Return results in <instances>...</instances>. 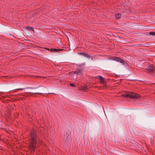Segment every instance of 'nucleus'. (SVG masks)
Here are the masks:
<instances>
[{
  "label": "nucleus",
  "instance_id": "1",
  "mask_svg": "<svg viewBox=\"0 0 155 155\" xmlns=\"http://www.w3.org/2000/svg\"><path fill=\"white\" fill-rule=\"evenodd\" d=\"M38 141L37 136L36 134L35 131L34 129L32 131L30 137L29 149L32 153H34L35 148Z\"/></svg>",
  "mask_w": 155,
  "mask_h": 155
},
{
  "label": "nucleus",
  "instance_id": "2",
  "mask_svg": "<svg viewBox=\"0 0 155 155\" xmlns=\"http://www.w3.org/2000/svg\"><path fill=\"white\" fill-rule=\"evenodd\" d=\"M121 96L130 97L134 99H138L140 96L138 94L134 93L132 92H127L126 93V95L123 94Z\"/></svg>",
  "mask_w": 155,
  "mask_h": 155
},
{
  "label": "nucleus",
  "instance_id": "3",
  "mask_svg": "<svg viewBox=\"0 0 155 155\" xmlns=\"http://www.w3.org/2000/svg\"><path fill=\"white\" fill-rule=\"evenodd\" d=\"M111 59L112 60H114L116 61L117 62H119L123 65L124 64L125 62V61H124L122 59L118 57L117 58L116 57H112Z\"/></svg>",
  "mask_w": 155,
  "mask_h": 155
},
{
  "label": "nucleus",
  "instance_id": "4",
  "mask_svg": "<svg viewBox=\"0 0 155 155\" xmlns=\"http://www.w3.org/2000/svg\"><path fill=\"white\" fill-rule=\"evenodd\" d=\"M147 70L148 71L149 73L152 72L154 71V68L152 65H151L148 67Z\"/></svg>",
  "mask_w": 155,
  "mask_h": 155
},
{
  "label": "nucleus",
  "instance_id": "5",
  "mask_svg": "<svg viewBox=\"0 0 155 155\" xmlns=\"http://www.w3.org/2000/svg\"><path fill=\"white\" fill-rule=\"evenodd\" d=\"M78 54L80 55H82L88 58H90L91 57L87 54H86L84 52L83 53H79Z\"/></svg>",
  "mask_w": 155,
  "mask_h": 155
},
{
  "label": "nucleus",
  "instance_id": "6",
  "mask_svg": "<svg viewBox=\"0 0 155 155\" xmlns=\"http://www.w3.org/2000/svg\"><path fill=\"white\" fill-rule=\"evenodd\" d=\"M98 77H99L98 79L100 80L101 82L104 85H105L106 83L104 80V78L100 76H98Z\"/></svg>",
  "mask_w": 155,
  "mask_h": 155
},
{
  "label": "nucleus",
  "instance_id": "7",
  "mask_svg": "<svg viewBox=\"0 0 155 155\" xmlns=\"http://www.w3.org/2000/svg\"><path fill=\"white\" fill-rule=\"evenodd\" d=\"M47 49L48 50H49L51 51H61L63 49H57L55 48H54V49H49V48Z\"/></svg>",
  "mask_w": 155,
  "mask_h": 155
},
{
  "label": "nucleus",
  "instance_id": "8",
  "mask_svg": "<svg viewBox=\"0 0 155 155\" xmlns=\"http://www.w3.org/2000/svg\"><path fill=\"white\" fill-rule=\"evenodd\" d=\"M115 18L117 19H120L121 18V15L120 13H118L116 14H115Z\"/></svg>",
  "mask_w": 155,
  "mask_h": 155
},
{
  "label": "nucleus",
  "instance_id": "9",
  "mask_svg": "<svg viewBox=\"0 0 155 155\" xmlns=\"http://www.w3.org/2000/svg\"><path fill=\"white\" fill-rule=\"evenodd\" d=\"M76 74H77L81 75L82 74L81 70H76Z\"/></svg>",
  "mask_w": 155,
  "mask_h": 155
},
{
  "label": "nucleus",
  "instance_id": "10",
  "mask_svg": "<svg viewBox=\"0 0 155 155\" xmlns=\"http://www.w3.org/2000/svg\"><path fill=\"white\" fill-rule=\"evenodd\" d=\"M26 29L30 31H34L33 28L32 27H26Z\"/></svg>",
  "mask_w": 155,
  "mask_h": 155
},
{
  "label": "nucleus",
  "instance_id": "11",
  "mask_svg": "<svg viewBox=\"0 0 155 155\" xmlns=\"http://www.w3.org/2000/svg\"><path fill=\"white\" fill-rule=\"evenodd\" d=\"M149 34L150 35L153 36H155V32H150Z\"/></svg>",
  "mask_w": 155,
  "mask_h": 155
},
{
  "label": "nucleus",
  "instance_id": "12",
  "mask_svg": "<svg viewBox=\"0 0 155 155\" xmlns=\"http://www.w3.org/2000/svg\"><path fill=\"white\" fill-rule=\"evenodd\" d=\"M69 73H71V74H76V71H72L71 72H70Z\"/></svg>",
  "mask_w": 155,
  "mask_h": 155
},
{
  "label": "nucleus",
  "instance_id": "13",
  "mask_svg": "<svg viewBox=\"0 0 155 155\" xmlns=\"http://www.w3.org/2000/svg\"><path fill=\"white\" fill-rule=\"evenodd\" d=\"M70 85L71 86H72V87H75V85L74 84H71V83H70Z\"/></svg>",
  "mask_w": 155,
  "mask_h": 155
},
{
  "label": "nucleus",
  "instance_id": "14",
  "mask_svg": "<svg viewBox=\"0 0 155 155\" xmlns=\"http://www.w3.org/2000/svg\"><path fill=\"white\" fill-rule=\"evenodd\" d=\"M24 89V88H18L17 89V90H21Z\"/></svg>",
  "mask_w": 155,
  "mask_h": 155
},
{
  "label": "nucleus",
  "instance_id": "15",
  "mask_svg": "<svg viewBox=\"0 0 155 155\" xmlns=\"http://www.w3.org/2000/svg\"><path fill=\"white\" fill-rule=\"evenodd\" d=\"M35 94H39V93H35Z\"/></svg>",
  "mask_w": 155,
  "mask_h": 155
}]
</instances>
